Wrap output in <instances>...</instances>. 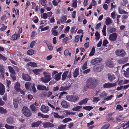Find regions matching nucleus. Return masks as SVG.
Masks as SVG:
<instances>
[{
    "instance_id": "obj_30",
    "label": "nucleus",
    "mask_w": 129,
    "mask_h": 129,
    "mask_svg": "<svg viewBox=\"0 0 129 129\" xmlns=\"http://www.w3.org/2000/svg\"><path fill=\"white\" fill-rule=\"evenodd\" d=\"M124 71V76L127 77H129V68H127L126 71Z\"/></svg>"
},
{
    "instance_id": "obj_25",
    "label": "nucleus",
    "mask_w": 129,
    "mask_h": 129,
    "mask_svg": "<svg viewBox=\"0 0 129 129\" xmlns=\"http://www.w3.org/2000/svg\"><path fill=\"white\" fill-rule=\"evenodd\" d=\"M127 58H124L123 59H120L118 60V63L120 64H123L127 62Z\"/></svg>"
},
{
    "instance_id": "obj_43",
    "label": "nucleus",
    "mask_w": 129,
    "mask_h": 129,
    "mask_svg": "<svg viewBox=\"0 0 129 129\" xmlns=\"http://www.w3.org/2000/svg\"><path fill=\"white\" fill-rule=\"evenodd\" d=\"M93 108V107L90 106H86L83 107V108L84 109L87 110L88 111L92 109Z\"/></svg>"
},
{
    "instance_id": "obj_23",
    "label": "nucleus",
    "mask_w": 129,
    "mask_h": 129,
    "mask_svg": "<svg viewBox=\"0 0 129 129\" xmlns=\"http://www.w3.org/2000/svg\"><path fill=\"white\" fill-rule=\"evenodd\" d=\"M31 3L32 4V9H35V11H38L39 9V6L36 5V4L33 2H32Z\"/></svg>"
},
{
    "instance_id": "obj_36",
    "label": "nucleus",
    "mask_w": 129,
    "mask_h": 129,
    "mask_svg": "<svg viewBox=\"0 0 129 129\" xmlns=\"http://www.w3.org/2000/svg\"><path fill=\"white\" fill-rule=\"evenodd\" d=\"M30 107L32 111H36L37 110V107L35 106L34 104L31 105Z\"/></svg>"
},
{
    "instance_id": "obj_7",
    "label": "nucleus",
    "mask_w": 129,
    "mask_h": 129,
    "mask_svg": "<svg viewBox=\"0 0 129 129\" xmlns=\"http://www.w3.org/2000/svg\"><path fill=\"white\" fill-rule=\"evenodd\" d=\"M116 83H107L104 84L103 87L105 88H109L116 86Z\"/></svg>"
},
{
    "instance_id": "obj_11",
    "label": "nucleus",
    "mask_w": 129,
    "mask_h": 129,
    "mask_svg": "<svg viewBox=\"0 0 129 129\" xmlns=\"http://www.w3.org/2000/svg\"><path fill=\"white\" fill-rule=\"evenodd\" d=\"M43 126L45 128L48 127H54V125L52 123L49 122H47L43 123Z\"/></svg>"
},
{
    "instance_id": "obj_21",
    "label": "nucleus",
    "mask_w": 129,
    "mask_h": 129,
    "mask_svg": "<svg viewBox=\"0 0 129 129\" xmlns=\"http://www.w3.org/2000/svg\"><path fill=\"white\" fill-rule=\"evenodd\" d=\"M88 99L87 98H86L83 99L81 101L79 102L78 103L79 105H81L83 104H85L87 103Z\"/></svg>"
},
{
    "instance_id": "obj_50",
    "label": "nucleus",
    "mask_w": 129,
    "mask_h": 129,
    "mask_svg": "<svg viewBox=\"0 0 129 129\" xmlns=\"http://www.w3.org/2000/svg\"><path fill=\"white\" fill-rule=\"evenodd\" d=\"M95 35L96 38V41H98L100 38V34L98 32H96L95 34Z\"/></svg>"
},
{
    "instance_id": "obj_38",
    "label": "nucleus",
    "mask_w": 129,
    "mask_h": 129,
    "mask_svg": "<svg viewBox=\"0 0 129 129\" xmlns=\"http://www.w3.org/2000/svg\"><path fill=\"white\" fill-rule=\"evenodd\" d=\"M69 87L68 86H61L59 90L60 91L66 90H69Z\"/></svg>"
},
{
    "instance_id": "obj_55",
    "label": "nucleus",
    "mask_w": 129,
    "mask_h": 129,
    "mask_svg": "<svg viewBox=\"0 0 129 129\" xmlns=\"http://www.w3.org/2000/svg\"><path fill=\"white\" fill-rule=\"evenodd\" d=\"M102 69L101 67L99 66L96 67V68L95 71L97 72H100L102 71Z\"/></svg>"
},
{
    "instance_id": "obj_16",
    "label": "nucleus",
    "mask_w": 129,
    "mask_h": 129,
    "mask_svg": "<svg viewBox=\"0 0 129 129\" xmlns=\"http://www.w3.org/2000/svg\"><path fill=\"white\" fill-rule=\"evenodd\" d=\"M41 122V121H38L36 122H33L31 124V127H38Z\"/></svg>"
},
{
    "instance_id": "obj_22",
    "label": "nucleus",
    "mask_w": 129,
    "mask_h": 129,
    "mask_svg": "<svg viewBox=\"0 0 129 129\" xmlns=\"http://www.w3.org/2000/svg\"><path fill=\"white\" fill-rule=\"evenodd\" d=\"M118 12L120 14H128L127 12L121 9L120 7L118 8Z\"/></svg>"
},
{
    "instance_id": "obj_35",
    "label": "nucleus",
    "mask_w": 129,
    "mask_h": 129,
    "mask_svg": "<svg viewBox=\"0 0 129 129\" xmlns=\"http://www.w3.org/2000/svg\"><path fill=\"white\" fill-rule=\"evenodd\" d=\"M116 119L117 121L119 122L123 119L122 116L121 115H119L116 117Z\"/></svg>"
},
{
    "instance_id": "obj_61",
    "label": "nucleus",
    "mask_w": 129,
    "mask_h": 129,
    "mask_svg": "<svg viewBox=\"0 0 129 129\" xmlns=\"http://www.w3.org/2000/svg\"><path fill=\"white\" fill-rule=\"evenodd\" d=\"M100 100L99 97H94L93 98V102L95 103H97L98 101Z\"/></svg>"
},
{
    "instance_id": "obj_28",
    "label": "nucleus",
    "mask_w": 129,
    "mask_h": 129,
    "mask_svg": "<svg viewBox=\"0 0 129 129\" xmlns=\"http://www.w3.org/2000/svg\"><path fill=\"white\" fill-rule=\"evenodd\" d=\"M52 94V92L50 91H49L48 93L47 94L46 96L47 97L49 98V99H53L54 98V97L56 96V95H52L51 97V95Z\"/></svg>"
},
{
    "instance_id": "obj_60",
    "label": "nucleus",
    "mask_w": 129,
    "mask_h": 129,
    "mask_svg": "<svg viewBox=\"0 0 129 129\" xmlns=\"http://www.w3.org/2000/svg\"><path fill=\"white\" fill-rule=\"evenodd\" d=\"M48 17V16L47 13H44L43 14V16H41V18L44 19H46Z\"/></svg>"
},
{
    "instance_id": "obj_15",
    "label": "nucleus",
    "mask_w": 129,
    "mask_h": 129,
    "mask_svg": "<svg viewBox=\"0 0 129 129\" xmlns=\"http://www.w3.org/2000/svg\"><path fill=\"white\" fill-rule=\"evenodd\" d=\"M108 77V78L110 82H111L113 80L115 79V77L113 75H111L110 74H107Z\"/></svg>"
},
{
    "instance_id": "obj_63",
    "label": "nucleus",
    "mask_w": 129,
    "mask_h": 129,
    "mask_svg": "<svg viewBox=\"0 0 129 129\" xmlns=\"http://www.w3.org/2000/svg\"><path fill=\"white\" fill-rule=\"evenodd\" d=\"M51 31L52 32V34L54 36H56L57 35L58 32L56 30H52Z\"/></svg>"
},
{
    "instance_id": "obj_59",
    "label": "nucleus",
    "mask_w": 129,
    "mask_h": 129,
    "mask_svg": "<svg viewBox=\"0 0 129 129\" xmlns=\"http://www.w3.org/2000/svg\"><path fill=\"white\" fill-rule=\"evenodd\" d=\"M109 126V124H106L102 126L101 129H107Z\"/></svg>"
},
{
    "instance_id": "obj_45",
    "label": "nucleus",
    "mask_w": 129,
    "mask_h": 129,
    "mask_svg": "<svg viewBox=\"0 0 129 129\" xmlns=\"http://www.w3.org/2000/svg\"><path fill=\"white\" fill-rule=\"evenodd\" d=\"M72 120L70 118H66L65 119L63 120L62 122L64 123H67L69 121H71Z\"/></svg>"
},
{
    "instance_id": "obj_27",
    "label": "nucleus",
    "mask_w": 129,
    "mask_h": 129,
    "mask_svg": "<svg viewBox=\"0 0 129 129\" xmlns=\"http://www.w3.org/2000/svg\"><path fill=\"white\" fill-rule=\"evenodd\" d=\"M82 107L80 106H78L75 107L73 108L72 110L73 111H79L81 109Z\"/></svg>"
},
{
    "instance_id": "obj_49",
    "label": "nucleus",
    "mask_w": 129,
    "mask_h": 129,
    "mask_svg": "<svg viewBox=\"0 0 129 129\" xmlns=\"http://www.w3.org/2000/svg\"><path fill=\"white\" fill-rule=\"evenodd\" d=\"M31 87L32 90L34 92H36V89L35 86V84L33 83L31 85Z\"/></svg>"
},
{
    "instance_id": "obj_32",
    "label": "nucleus",
    "mask_w": 129,
    "mask_h": 129,
    "mask_svg": "<svg viewBox=\"0 0 129 129\" xmlns=\"http://www.w3.org/2000/svg\"><path fill=\"white\" fill-rule=\"evenodd\" d=\"M79 73V69L78 68H76L75 69L74 72L73 73V76L74 77H76L78 76Z\"/></svg>"
},
{
    "instance_id": "obj_40",
    "label": "nucleus",
    "mask_w": 129,
    "mask_h": 129,
    "mask_svg": "<svg viewBox=\"0 0 129 129\" xmlns=\"http://www.w3.org/2000/svg\"><path fill=\"white\" fill-rule=\"evenodd\" d=\"M107 95V93L105 91H103L100 95V96L102 98H105Z\"/></svg>"
},
{
    "instance_id": "obj_18",
    "label": "nucleus",
    "mask_w": 129,
    "mask_h": 129,
    "mask_svg": "<svg viewBox=\"0 0 129 129\" xmlns=\"http://www.w3.org/2000/svg\"><path fill=\"white\" fill-rule=\"evenodd\" d=\"M37 89L38 90H47L46 87L44 85H38L37 87Z\"/></svg>"
},
{
    "instance_id": "obj_37",
    "label": "nucleus",
    "mask_w": 129,
    "mask_h": 129,
    "mask_svg": "<svg viewBox=\"0 0 129 129\" xmlns=\"http://www.w3.org/2000/svg\"><path fill=\"white\" fill-rule=\"evenodd\" d=\"M7 113L6 110L3 107H0V113L3 114Z\"/></svg>"
},
{
    "instance_id": "obj_44",
    "label": "nucleus",
    "mask_w": 129,
    "mask_h": 129,
    "mask_svg": "<svg viewBox=\"0 0 129 129\" xmlns=\"http://www.w3.org/2000/svg\"><path fill=\"white\" fill-rule=\"evenodd\" d=\"M38 116H41L43 118H47L49 117V116L48 115H44L40 113H38Z\"/></svg>"
},
{
    "instance_id": "obj_29",
    "label": "nucleus",
    "mask_w": 129,
    "mask_h": 129,
    "mask_svg": "<svg viewBox=\"0 0 129 129\" xmlns=\"http://www.w3.org/2000/svg\"><path fill=\"white\" fill-rule=\"evenodd\" d=\"M20 84L17 82L15 85V89L16 91H18L20 90Z\"/></svg>"
},
{
    "instance_id": "obj_64",
    "label": "nucleus",
    "mask_w": 129,
    "mask_h": 129,
    "mask_svg": "<svg viewBox=\"0 0 129 129\" xmlns=\"http://www.w3.org/2000/svg\"><path fill=\"white\" fill-rule=\"evenodd\" d=\"M96 61V63H100L102 60V59L101 58H95Z\"/></svg>"
},
{
    "instance_id": "obj_4",
    "label": "nucleus",
    "mask_w": 129,
    "mask_h": 129,
    "mask_svg": "<svg viewBox=\"0 0 129 129\" xmlns=\"http://www.w3.org/2000/svg\"><path fill=\"white\" fill-rule=\"evenodd\" d=\"M71 71L69 72L68 71H67L64 72L62 75V80H64L66 78H70L71 77Z\"/></svg>"
},
{
    "instance_id": "obj_47",
    "label": "nucleus",
    "mask_w": 129,
    "mask_h": 129,
    "mask_svg": "<svg viewBox=\"0 0 129 129\" xmlns=\"http://www.w3.org/2000/svg\"><path fill=\"white\" fill-rule=\"evenodd\" d=\"M95 52V48L94 47H93L92 48L91 51L90 52V53L89 54V55L90 56H92L93 55Z\"/></svg>"
},
{
    "instance_id": "obj_17",
    "label": "nucleus",
    "mask_w": 129,
    "mask_h": 129,
    "mask_svg": "<svg viewBox=\"0 0 129 129\" xmlns=\"http://www.w3.org/2000/svg\"><path fill=\"white\" fill-rule=\"evenodd\" d=\"M112 21L110 18L109 17L106 18L105 21V23L106 25H108L112 23Z\"/></svg>"
},
{
    "instance_id": "obj_39",
    "label": "nucleus",
    "mask_w": 129,
    "mask_h": 129,
    "mask_svg": "<svg viewBox=\"0 0 129 129\" xmlns=\"http://www.w3.org/2000/svg\"><path fill=\"white\" fill-rule=\"evenodd\" d=\"M106 26L105 25H104L103 29L102 30V32L103 33V35L106 36Z\"/></svg>"
},
{
    "instance_id": "obj_54",
    "label": "nucleus",
    "mask_w": 129,
    "mask_h": 129,
    "mask_svg": "<svg viewBox=\"0 0 129 129\" xmlns=\"http://www.w3.org/2000/svg\"><path fill=\"white\" fill-rule=\"evenodd\" d=\"M67 19L66 17L65 16H63L61 18L60 21L62 23L63 22L66 21Z\"/></svg>"
},
{
    "instance_id": "obj_58",
    "label": "nucleus",
    "mask_w": 129,
    "mask_h": 129,
    "mask_svg": "<svg viewBox=\"0 0 129 129\" xmlns=\"http://www.w3.org/2000/svg\"><path fill=\"white\" fill-rule=\"evenodd\" d=\"M1 59L5 61L7 59V58L0 53V59Z\"/></svg>"
},
{
    "instance_id": "obj_24",
    "label": "nucleus",
    "mask_w": 129,
    "mask_h": 129,
    "mask_svg": "<svg viewBox=\"0 0 129 129\" xmlns=\"http://www.w3.org/2000/svg\"><path fill=\"white\" fill-rule=\"evenodd\" d=\"M19 34H15L12 36L11 39L12 40H15L19 38Z\"/></svg>"
},
{
    "instance_id": "obj_6",
    "label": "nucleus",
    "mask_w": 129,
    "mask_h": 129,
    "mask_svg": "<svg viewBox=\"0 0 129 129\" xmlns=\"http://www.w3.org/2000/svg\"><path fill=\"white\" fill-rule=\"evenodd\" d=\"M115 53L116 55L119 56L123 57L125 55V52L122 49L116 50Z\"/></svg>"
},
{
    "instance_id": "obj_10",
    "label": "nucleus",
    "mask_w": 129,
    "mask_h": 129,
    "mask_svg": "<svg viewBox=\"0 0 129 129\" xmlns=\"http://www.w3.org/2000/svg\"><path fill=\"white\" fill-rule=\"evenodd\" d=\"M5 87L3 84L0 82V94L3 95L5 92Z\"/></svg>"
},
{
    "instance_id": "obj_12",
    "label": "nucleus",
    "mask_w": 129,
    "mask_h": 129,
    "mask_svg": "<svg viewBox=\"0 0 129 129\" xmlns=\"http://www.w3.org/2000/svg\"><path fill=\"white\" fill-rule=\"evenodd\" d=\"M61 105L64 108H68L70 107L69 103H68L66 101L64 100L61 102Z\"/></svg>"
},
{
    "instance_id": "obj_62",
    "label": "nucleus",
    "mask_w": 129,
    "mask_h": 129,
    "mask_svg": "<svg viewBox=\"0 0 129 129\" xmlns=\"http://www.w3.org/2000/svg\"><path fill=\"white\" fill-rule=\"evenodd\" d=\"M90 63L93 65H94L97 64L95 59H92Z\"/></svg>"
},
{
    "instance_id": "obj_14",
    "label": "nucleus",
    "mask_w": 129,
    "mask_h": 129,
    "mask_svg": "<svg viewBox=\"0 0 129 129\" xmlns=\"http://www.w3.org/2000/svg\"><path fill=\"white\" fill-rule=\"evenodd\" d=\"M19 103V100L18 98L13 100V104L15 108H16L18 107Z\"/></svg>"
},
{
    "instance_id": "obj_31",
    "label": "nucleus",
    "mask_w": 129,
    "mask_h": 129,
    "mask_svg": "<svg viewBox=\"0 0 129 129\" xmlns=\"http://www.w3.org/2000/svg\"><path fill=\"white\" fill-rule=\"evenodd\" d=\"M27 64L32 67H37V64L34 62H29Z\"/></svg>"
},
{
    "instance_id": "obj_20",
    "label": "nucleus",
    "mask_w": 129,
    "mask_h": 129,
    "mask_svg": "<svg viewBox=\"0 0 129 129\" xmlns=\"http://www.w3.org/2000/svg\"><path fill=\"white\" fill-rule=\"evenodd\" d=\"M22 76L23 79L25 80L29 81L30 80V78L28 75L23 74Z\"/></svg>"
},
{
    "instance_id": "obj_33",
    "label": "nucleus",
    "mask_w": 129,
    "mask_h": 129,
    "mask_svg": "<svg viewBox=\"0 0 129 129\" xmlns=\"http://www.w3.org/2000/svg\"><path fill=\"white\" fill-rule=\"evenodd\" d=\"M42 71V69H36L33 70V71L36 74L38 75Z\"/></svg>"
},
{
    "instance_id": "obj_1",
    "label": "nucleus",
    "mask_w": 129,
    "mask_h": 129,
    "mask_svg": "<svg viewBox=\"0 0 129 129\" xmlns=\"http://www.w3.org/2000/svg\"><path fill=\"white\" fill-rule=\"evenodd\" d=\"M43 75L44 77H41L40 78L41 80L43 82L46 83L48 82L51 79L50 75L46 72H44Z\"/></svg>"
},
{
    "instance_id": "obj_5",
    "label": "nucleus",
    "mask_w": 129,
    "mask_h": 129,
    "mask_svg": "<svg viewBox=\"0 0 129 129\" xmlns=\"http://www.w3.org/2000/svg\"><path fill=\"white\" fill-rule=\"evenodd\" d=\"M22 112L24 115L27 117L30 116L31 115L30 110L26 107H24L23 108Z\"/></svg>"
},
{
    "instance_id": "obj_9",
    "label": "nucleus",
    "mask_w": 129,
    "mask_h": 129,
    "mask_svg": "<svg viewBox=\"0 0 129 129\" xmlns=\"http://www.w3.org/2000/svg\"><path fill=\"white\" fill-rule=\"evenodd\" d=\"M41 110L43 112L47 113L49 111V108L48 106L43 105L41 106Z\"/></svg>"
},
{
    "instance_id": "obj_3",
    "label": "nucleus",
    "mask_w": 129,
    "mask_h": 129,
    "mask_svg": "<svg viewBox=\"0 0 129 129\" xmlns=\"http://www.w3.org/2000/svg\"><path fill=\"white\" fill-rule=\"evenodd\" d=\"M58 72L57 71H54L52 73V76L53 78L57 81L60 80L61 76V73H57Z\"/></svg>"
},
{
    "instance_id": "obj_57",
    "label": "nucleus",
    "mask_w": 129,
    "mask_h": 129,
    "mask_svg": "<svg viewBox=\"0 0 129 129\" xmlns=\"http://www.w3.org/2000/svg\"><path fill=\"white\" fill-rule=\"evenodd\" d=\"M116 13L115 11H113L111 13V17L113 19L115 18Z\"/></svg>"
},
{
    "instance_id": "obj_48",
    "label": "nucleus",
    "mask_w": 129,
    "mask_h": 129,
    "mask_svg": "<svg viewBox=\"0 0 129 129\" xmlns=\"http://www.w3.org/2000/svg\"><path fill=\"white\" fill-rule=\"evenodd\" d=\"M114 96L111 95L109 96H107L106 98L104 99L107 101H108L110 100Z\"/></svg>"
},
{
    "instance_id": "obj_46",
    "label": "nucleus",
    "mask_w": 129,
    "mask_h": 129,
    "mask_svg": "<svg viewBox=\"0 0 129 129\" xmlns=\"http://www.w3.org/2000/svg\"><path fill=\"white\" fill-rule=\"evenodd\" d=\"M27 53L28 55H31L34 54V51L33 49H30L27 51Z\"/></svg>"
},
{
    "instance_id": "obj_51",
    "label": "nucleus",
    "mask_w": 129,
    "mask_h": 129,
    "mask_svg": "<svg viewBox=\"0 0 129 129\" xmlns=\"http://www.w3.org/2000/svg\"><path fill=\"white\" fill-rule=\"evenodd\" d=\"M66 124L63 125L61 124L59 125L58 127V129H65Z\"/></svg>"
},
{
    "instance_id": "obj_41",
    "label": "nucleus",
    "mask_w": 129,
    "mask_h": 129,
    "mask_svg": "<svg viewBox=\"0 0 129 129\" xmlns=\"http://www.w3.org/2000/svg\"><path fill=\"white\" fill-rule=\"evenodd\" d=\"M8 68L11 73V74H15L14 70L10 66L8 67Z\"/></svg>"
},
{
    "instance_id": "obj_52",
    "label": "nucleus",
    "mask_w": 129,
    "mask_h": 129,
    "mask_svg": "<svg viewBox=\"0 0 129 129\" xmlns=\"http://www.w3.org/2000/svg\"><path fill=\"white\" fill-rule=\"evenodd\" d=\"M25 86L26 89L27 90L29 89L30 85V83L29 82H27L25 84Z\"/></svg>"
},
{
    "instance_id": "obj_26",
    "label": "nucleus",
    "mask_w": 129,
    "mask_h": 129,
    "mask_svg": "<svg viewBox=\"0 0 129 129\" xmlns=\"http://www.w3.org/2000/svg\"><path fill=\"white\" fill-rule=\"evenodd\" d=\"M64 55L66 56H71L72 53L70 52H69L68 50L66 49L65 50L64 52Z\"/></svg>"
},
{
    "instance_id": "obj_53",
    "label": "nucleus",
    "mask_w": 129,
    "mask_h": 129,
    "mask_svg": "<svg viewBox=\"0 0 129 129\" xmlns=\"http://www.w3.org/2000/svg\"><path fill=\"white\" fill-rule=\"evenodd\" d=\"M116 109H118L120 111H122L123 110V108L120 105H118L116 107Z\"/></svg>"
},
{
    "instance_id": "obj_13",
    "label": "nucleus",
    "mask_w": 129,
    "mask_h": 129,
    "mask_svg": "<svg viewBox=\"0 0 129 129\" xmlns=\"http://www.w3.org/2000/svg\"><path fill=\"white\" fill-rule=\"evenodd\" d=\"M6 121L8 123L10 124L13 123L14 120L12 117L10 116L8 118L6 119Z\"/></svg>"
},
{
    "instance_id": "obj_19",
    "label": "nucleus",
    "mask_w": 129,
    "mask_h": 129,
    "mask_svg": "<svg viewBox=\"0 0 129 129\" xmlns=\"http://www.w3.org/2000/svg\"><path fill=\"white\" fill-rule=\"evenodd\" d=\"M106 65L109 67H112L113 66V64L112 61L110 60H108L106 62Z\"/></svg>"
},
{
    "instance_id": "obj_2",
    "label": "nucleus",
    "mask_w": 129,
    "mask_h": 129,
    "mask_svg": "<svg viewBox=\"0 0 129 129\" xmlns=\"http://www.w3.org/2000/svg\"><path fill=\"white\" fill-rule=\"evenodd\" d=\"M66 99L69 101L75 102L79 99L78 97L76 95H67L66 97Z\"/></svg>"
},
{
    "instance_id": "obj_42",
    "label": "nucleus",
    "mask_w": 129,
    "mask_h": 129,
    "mask_svg": "<svg viewBox=\"0 0 129 129\" xmlns=\"http://www.w3.org/2000/svg\"><path fill=\"white\" fill-rule=\"evenodd\" d=\"M5 127L7 129H14L15 128V126H14L6 124L5 125Z\"/></svg>"
},
{
    "instance_id": "obj_56",
    "label": "nucleus",
    "mask_w": 129,
    "mask_h": 129,
    "mask_svg": "<svg viewBox=\"0 0 129 129\" xmlns=\"http://www.w3.org/2000/svg\"><path fill=\"white\" fill-rule=\"evenodd\" d=\"M92 84L91 82L89 81H87V82L86 86L88 88H90L91 87V85H92Z\"/></svg>"
},
{
    "instance_id": "obj_34",
    "label": "nucleus",
    "mask_w": 129,
    "mask_h": 129,
    "mask_svg": "<svg viewBox=\"0 0 129 129\" xmlns=\"http://www.w3.org/2000/svg\"><path fill=\"white\" fill-rule=\"evenodd\" d=\"M108 30L110 33H112L115 32L116 29L114 27H110L108 29Z\"/></svg>"
},
{
    "instance_id": "obj_8",
    "label": "nucleus",
    "mask_w": 129,
    "mask_h": 129,
    "mask_svg": "<svg viewBox=\"0 0 129 129\" xmlns=\"http://www.w3.org/2000/svg\"><path fill=\"white\" fill-rule=\"evenodd\" d=\"M117 34L115 33H112L109 36V39L111 41H115L117 38Z\"/></svg>"
}]
</instances>
